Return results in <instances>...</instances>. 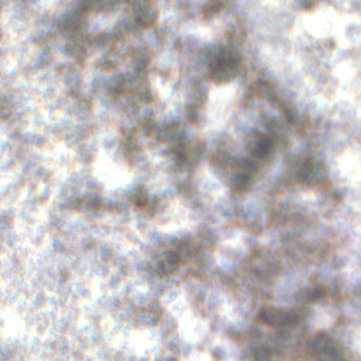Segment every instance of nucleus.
<instances>
[{
	"label": "nucleus",
	"instance_id": "1",
	"mask_svg": "<svg viewBox=\"0 0 361 361\" xmlns=\"http://www.w3.org/2000/svg\"><path fill=\"white\" fill-rule=\"evenodd\" d=\"M209 70L215 78H225L241 73L242 66L236 54L227 52L223 49L210 56Z\"/></svg>",
	"mask_w": 361,
	"mask_h": 361
},
{
	"label": "nucleus",
	"instance_id": "2",
	"mask_svg": "<svg viewBox=\"0 0 361 361\" xmlns=\"http://www.w3.org/2000/svg\"><path fill=\"white\" fill-rule=\"evenodd\" d=\"M314 350L328 355L334 361H343V352L326 335L319 336L313 343Z\"/></svg>",
	"mask_w": 361,
	"mask_h": 361
},
{
	"label": "nucleus",
	"instance_id": "3",
	"mask_svg": "<svg viewBox=\"0 0 361 361\" xmlns=\"http://www.w3.org/2000/svg\"><path fill=\"white\" fill-rule=\"evenodd\" d=\"M320 174V169L318 166H314L310 160H306L302 164L299 178L303 180H316Z\"/></svg>",
	"mask_w": 361,
	"mask_h": 361
},
{
	"label": "nucleus",
	"instance_id": "4",
	"mask_svg": "<svg viewBox=\"0 0 361 361\" xmlns=\"http://www.w3.org/2000/svg\"><path fill=\"white\" fill-rule=\"evenodd\" d=\"M273 141L270 139H263L257 141L254 149V154L259 158H265L274 151Z\"/></svg>",
	"mask_w": 361,
	"mask_h": 361
},
{
	"label": "nucleus",
	"instance_id": "5",
	"mask_svg": "<svg viewBox=\"0 0 361 361\" xmlns=\"http://www.w3.org/2000/svg\"><path fill=\"white\" fill-rule=\"evenodd\" d=\"M164 255L169 269H174L176 262L180 260L179 252H166Z\"/></svg>",
	"mask_w": 361,
	"mask_h": 361
},
{
	"label": "nucleus",
	"instance_id": "6",
	"mask_svg": "<svg viewBox=\"0 0 361 361\" xmlns=\"http://www.w3.org/2000/svg\"><path fill=\"white\" fill-rule=\"evenodd\" d=\"M279 316V320L281 325L295 324L298 320V317L295 314L281 313Z\"/></svg>",
	"mask_w": 361,
	"mask_h": 361
},
{
	"label": "nucleus",
	"instance_id": "7",
	"mask_svg": "<svg viewBox=\"0 0 361 361\" xmlns=\"http://www.w3.org/2000/svg\"><path fill=\"white\" fill-rule=\"evenodd\" d=\"M234 181L236 182L238 188H243L248 184L250 177L244 173H238L235 176Z\"/></svg>",
	"mask_w": 361,
	"mask_h": 361
},
{
	"label": "nucleus",
	"instance_id": "8",
	"mask_svg": "<svg viewBox=\"0 0 361 361\" xmlns=\"http://www.w3.org/2000/svg\"><path fill=\"white\" fill-rule=\"evenodd\" d=\"M276 314V312H271L269 315H267L265 312H262V317L268 323L276 324L278 323Z\"/></svg>",
	"mask_w": 361,
	"mask_h": 361
},
{
	"label": "nucleus",
	"instance_id": "9",
	"mask_svg": "<svg viewBox=\"0 0 361 361\" xmlns=\"http://www.w3.org/2000/svg\"><path fill=\"white\" fill-rule=\"evenodd\" d=\"M147 11L144 10V11H142V13H141V15H139L137 16V22L139 23V24H142V25H147L149 23L151 22L150 21H144L142 20V17H145L147 16Z\"/></svg>",
	"mask_w": 361,
	"mask_h": 361
},
{
	"label": "nucleus",
	"instance_id": "10",
	"mask_svg": "<svg viewBox=\"0 0 361 361\" xmlns=\"http://www.w3.org/2000/svg\"><path fill=\"white\" fill-rule=\"evenodd\" d=\"M321 295H322V293L320 291H318L314 295H313L312 296L314 297V298H319Z\"/></svg>",
	"mask_w": 361,
	"mask_h": 361
},
{
	"label": "nucleus",
	"instance_id": "11",
	"mask_svg": "<svg viewBox=\"0 0 361 361\" xmlns=\"http://www.w3.org/2000/svg\"><path fill=\"white\" fill-rule=\"evenodd\" d=\"M98 203H99V200H96V202H95L94 204H92L93 207H96L97 206Z\"/></svg>",
	"mask_w": 361,
	"mask_h": 361
}]
</instances>
